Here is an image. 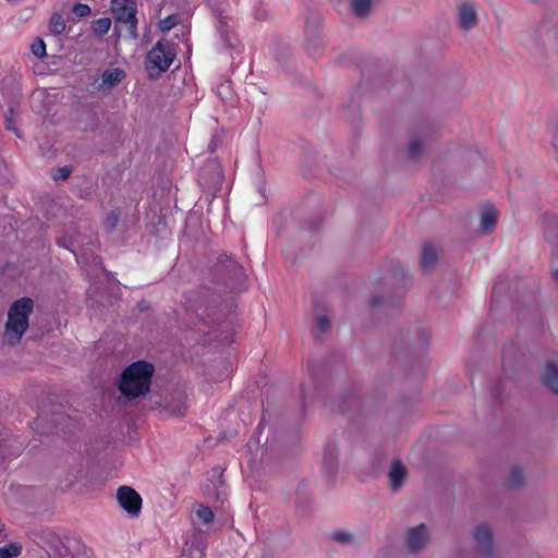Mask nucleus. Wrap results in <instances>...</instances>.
I'll use <instances>...</instances> for the list:
<instances>
[{
  "mask_svg": "<svg viewBox=\"0 0 558 558\" xmlns=\"http://www.w3.org/2000/svg\"><path fill=\"white\" fill-rule=\"evenodd\" d=\"M542 381L553 392L558 393V367L555 363H547L542 373Z\"/></svg>",
  "mask_w": 558,
  "mask_h": 558,
  "instance_id": "9b49d317",
  "label": "nucleus"
},
{
  "mask_svg": "<svg viewBox=\"0 0 558 558\" xmlns=\"http://www.w3.org/2000/svg\"><path fill=\"white\" fill-rule=\"evenodd\" d=\"M177 56L175 45L168 40H159L147 54L151 65L160 72L167 71Z\"/></svg>",
  "mask_w": 558,
  "mask_h": 558,
  "instance_id": "7ed1b4c3",
  "label": "nucleus"
},
{
  "mask_svg": "<svg viewBox=\"0 0 558 558\" xmlns=\"http://www.w3.org/2000/svg\"><path fill=\"white\" fill-rule=\"evenodd\" d=\"M553 277H554L555 280L558 281V268L554 270Z\"/></svg>",
  "mask_w": 558,
  "mask_h": 558,
  "instance_id": "473e14b6",
  "label": "nucleus"
},
{
  "mask_svg": "<svg viewBox=\"0 0 558 558\" xmlns=\"http://www.w3.org/2000/svg\"><path fill=\"white\" fill-rule=\"evenodd\" d=\"M34 302L31 298L16 300L9 308L5 324L4 340L9 344H16L28 328V318L33 312Z\"/></svg>",
  "mask_w": 558,
  "mask_h": 558,
  "instance_id": "f03ea898",
  "label": "nucleus"
},
{
  "mask_svg": "<svg viewBox=\"0 0 558 558\" xmlns=\"http://www.w3.org/2000/svg\"><path fill=\"white\" fill-rule=\"evenodd\" d=\"M196 517L198 520H201L204 524H209L214 521L215 514L213 510L204 505H199L196 510Z\"/></svg>",
  "mask_w": 558,
  "mask_h": 558,
  "instance_id": "6ab92c4d",
  "label": "nucleus"
},
{
  "mask_svg": "<svg viewBox=\"0 0 558 558\" xmlns=\"http://www.w3.org/2000/svg\"><path fill=\"white\" fill-rule=\"evenodd\" d=\"M498 220V213L497 210L492 206L487 205L482 210L481 216V230L484 234H487L492 232Z\"/></svg>",
  "mask_w": 558,
  "mask_h": 558,
  "instance_id": "9d476101",
  "label": "nucleus"
},
{
  "mask_svg": "<svg viewBox=\"0 0 558 558\" xmlns=\"http://www.w3.org/2000/svg\"><path fill=\"white\" fill-rule=\"evenodd\" d=\"M405 475H407V470H405L404 465L398 460L393 461V463L391 465V470L389 472V480H390L391 486L393 488L400 487L405 478Z\"/></svg>",
  "mask_w": 558,
  "mask_h": 558,
  "instance_id": "ddd939ff",
  "label": "nucleus"
},
{
  "mask_svg": "<svg viewBox=\"0 0 558 558\" xmlns=\"http://www.w3.org/2000/svg\"><path fill=\"white\" fill-rule=\"evenodd\" d=\"M474 538L484 554L492 555L494 549L493 535L488 526L478 525L474 531Z\"/></svg>",
  "mask_w": 558,
  "mask_h": 558,
  "instance_id": "6e6552de",
  "label": "nucleus"
},
{
  "mask_svg": "<svg viewBox=\"0 0 558 558\" xmlns=\"http://www.w3.org/2000/svg\"><path fill=\"white\" fill-rule=\"evenodd\" d=\"M120 219V213L118 210H112L106 219V226L109 230H112L116 228Z\"/></svg>",
  "mask_w": 558,
  "mask_h": 558,
  "instance_id": "b1692460",
  "label": "nucleus"
},
{
  "mask_svg": "<svg viewBox=\"0 0 558 558\" xmlns=\"http://www.w3.org/2000/svg\"><path fill=\"white\" fill-rule=\"evenodd\" d=\"M136 1L135 0H111V12L114 20L129 26L132 34L136 31Z\"/></svg>",
  "mask_w": 558,
  "mask_h": 558,
  "instance_id": "20e7f679",
  "label": "nucleus"
},
{
  "mask_svg": "<svg viewBox=\"0 0 558 558\" xmlns=\"http://www.w3.org/2000/svg\"><path fill=\"white\" fill-rule=\"evenodd\" d=\"M372 8V0H353L352 10L357 16H365Z\"/></svg>",
  "mask_w": 558,
  "mask_h": 558,
  "instance_id": "a211bd4d",
  "label": "nucleus"
},
{
  "mask_svg": "<svg viewBox=\"0 0 558 558\" xmlns=\"http://www.w3.org/2000/svg\"><path fill=\"white\" fill-rule=\"evenodd\" d=\"M209 2L211 3V2H213V0H209Z\"/></svg>",
  "mask_w": 558,
  "mask_h": 558,
  "instance_id": "72a5a7b5",
  "label": "nucleus"
},
{
  "mask_svg": "<svg viewBox=\"0 0 558 558\" xmlns=\"http://www.w3.org/2000/svg\"><path fill=\"white\" fill-rule=\"evenodd\" d=\"M126 74L124 70L120 68H111L104 71L100 77V83L98 85L99 90L109 89L119 83H121L125 78Z\"/></svg>",
  "mask_w": 558,
  "mask_h": 558,
  "instance_id": "0eeeda50",
  "label": "nucleus"
},
{
  "mask_svg": "<svg viewBox=\"0 0 558 558\" xmlns=\"http://www.w3.org/2000/svg\"><path fill=\"white\" fill-rule=\"evenodd\" d=\"M381 301H383V300H381V298H380V296L375 295V296H373V298H372V300H371V306H372V307H376V306H378V305L381 303Z\"/></svg>",
  "mask_w": 558,
  "mask_h": 558,
  "instance_id": "c756f323",
  "label": "nucleus"
},
{
  "mask_svg": "<svg viewBox=\"0 0 558 558\" xmlns=\"http://www.w3.org/2000/svg\"><path fill=\"white\" fill-rule=\"evenodd\" d=\"M154 366L146 361H137L129 365L122 373L119 390L130 399L144 396L149 391Z\"/></svg>",
  "mask_w": 558,
  "mask_h": 558,
  "instance_id": "f257e3e1",
  "label": "nucleus"
},
{
  "mask_svg": "<svg viewBox=\"0 0 558 558\" xmlns=\"http://www.w3.org/2000/svg\"><path fill=\"white\" fill-rule=\"evenodd\" d=\"M199 308L195 310L196 316L199 318V320L204 319V315L202 313H198Z\"/></svg>",
  "mask_w": 558,
  "mask_h": 558,
  "instance_id": "2f4dec72",
  "label": "nucleus"
},
{
  "mask_svg": "<svg viewBox=\"0 0 558 558\" xmlns=\"http://www.w3.org/2000/svg\"><path fill=\"white\" fill-rule=\"evenodd\" d=\"M315 324L320 331H326L330 327V320L326 315H318L315 319Z\"/></svg>",
  "mask_w": 558,
  "mask_h": 558,
  "instance_id": "a878e982",
  "label": "nucleus"
},
{
  "mask_svg": "<svg viewBox=\"0 0 558 558\" xmlns=\"http://www.w3.org/2000/svg\"><path fill=\"white\" fill-rule=\"evenodd\" d=\"M14 118H15V109H14L13 105H10L4 114L5 128H7V130L13 132L17 137L21 138L22 135L15 125Z\"/></svg>",
  "mask_w": 558,
  "mask_h": 558,
  "instance_id": "f3484780",
  "label": "nucleus"
},
{
  "mask_svg": "<svg viewBox=\"0 0 558 558\" xmlns=\"http://www.w3.org/2000/svg\"><path fill=\"white\" fill-rule=\"evenodd\" d=\"M459 21L463 29H470L476 25V10L473 3L464 2L459 7Z\"/></svg>",
  "mask_w": 558,
  "mask_h": 558,
  "instance_id": "1a4fd4ad",
  "label": "nucleus"
},
{
  "mask_svg": "<svg viewBox=\"0 0 558 558\" xmlns=\"http://www.w3.org/2000/svg\"><path fill=\"white\" fill-rule=\"evenodd\" d=\"M111 27V20L108 17H100L93 22L92 29L93 33L98 36H105Z\"/></svg>",
  "mask_w": 558,
  "mask_h": 558,
  "instance_id": "2eb2a0df",
  "label": "nucleus"
},
{
  "mask_svg": "<svg viewBox=\"0 0 558 558\" xmlns=\"http://www.w3.org/2000/svg\"><path fill=\"white\" fill-rule=\"evenodd\" d=\"M335 456L332 451H326L324 456V463L329 464L330 469H333Z\"/></svg>",
  "mask_w": 558,
  "mask_h": 558,
  "instance_id": "c85d7f7f",
  "label": "nucleus"
},
{
  "mask_svg": "<svg viewBox=\"0 0 558 558\" xmlns=\"http://www.w3.org/2000/svg\"><path fill=\"white\" fill-rule=\"evenodd\" d=\"M22 553V545L19 543H9L0 547V558H16Z\"/></svg>",
  "mask_w": 558,
  "mask_h": 558,
  "instance_id": "dca6fc26",
  "label": "nucleus"
},
{
  "mask_svg": "<svg viewBox=\"0 0 558 558\" xmlns=\"http://www.w3.org/2000/svg\"><path fill=\"white\" fill-rule=\"evenodd\" d=\"M423 150V145L418 138L412 140L409 145V156L411 158H416Z\"/></svg>",
  "mask_w": 558,
  "mask_h": 558,
  "instance_id": "4be33fe9",
  "label": "nucleus"
},
{
  "mask_svg": "<svg viewBox=\"0 0 558 558\" xmlns=\"http://www.w3.org/2000/svg\"><path fill=\"white\" fill-rule=\"evenodd\" d=\"M524 482V473L523 470L519 466H513L510 470L509 475V484L511 486H520Z\"/></svg>",
  "mask_w": 558,
  "mask_h": 558,
  "instance_id": "aec40b11",
  "label": "nucleus"
},
{
  "mask_svg": "<svg viewBox=\"0 0 558 558\" xmlns=\"http://www.w3.org/2000/svg\"><path fill=\"white\" fill-rule=\"evenodd\" d=\"M438 260L437 250L433 244H425L421 255V268L428 271L434 268Z\"/></svg>",
  "mask_w": 558,
  "mask_h": 558,
  "instance_id": "f8f14e48",
  "label": "nucleus"
},
{
  "mask_svg": "<svg viewBox=\"0 0 558 558\" xmlns=\"http://www.w3.org/2000/svg\"><path fill=\"white\" fill-rule=\"evenodd\" d=\"M344 403H345V401H343V402L339 403V405H338L339 411H340L341 413H344V412H345Z\"/></svg>",
  "mask_w": 558,
  "mask_h": 558,
  "instance_id": "7c9ffc66",
  "label": "nucleus"
},
{
  "mask_svg": "<svg viewBox=\"0 0 558 558\" xmlns=\"http://www.w3.org/2000/svg\"><path fill=\"white\" fill-rule=\"evenodd\" d=\"M66 27L65 20L62 14L53 13L49 21V29L53 35H61Z\"/></svg>",
  "mask_w": 558,
  "mask_h": 558,
  "instance_id": "4468645a",
  "label": "nucleus"
},
{
  "mask_svg": "<svg viewBox=\"0 0 558 558\" xmlns=\"http://www.w3.org/2000/svg\"><path fill=\"white\" fill-rule=\"evenodd\" d=\"M72 12L78 17H85L90 14V8L85 3H75Z\"/></svg>",
  "mask_w": 558,
  "mask_h": 558,
  "instance_id": "5701e85b",
  "label": "nucleus"
},
{
  "mask_svg": "<svg viewBox=\"0 0 558 558\" xmlns=\"http://www.w3.org/2000/svg\"><path fill=\"white\" fill-rule=\"evenodd\" d=\"M31 49L32 52L38 58H43L46 56V44L41 38H36L33 41Z\"/></svg>",
  "mask_w": 558,
  "mask_h": 558,
  "instance_id": "412c9836",
  "label": "nucleus"
},
{
  "mask_svg": "<svg viewBox=\"0 0 558 558\" xmlns=\"http://www.w3.org/2000/svg\"><path fill=\"white\" fill-rule=\"evenodd\" d=\"M71 174V168L65 166V167H59L56 169V171L53 172L52 174V178L54 180H65L70 177Z\"/></svg>",
  "mask_w": 558,
  "mask_h": 558,
  "instance_id": "393cba45",
  "label": "nucleus"
},
{
  "mask_svg": "<svg viewBox=\"0 0 558 558\" xmlns=\"http://www.w3.org/2000/svg\"><path fill=\"white\" fill-rule=\"evenodd\" d=\"M177 23L175 16H168L167 19L160 22V27L162 31H170Z\"/></svg>",
  "mask_w": 558,
  "mask_h": 558,
  "instance_id": "cd10ccee",
  "label": "nucleus"
},
{
  "mask_svg": "<svg viewBox=\"0 0 558 558\" xmlns=\"http://www.w3.org/2000/svg\"><path fill=\"white\" fill-rule=\"evenodd\" d=\"M427 529L424 523L418 524L408 531L405 535L407 548L411 551L420 550L427 543Z\"/></svg>",
  "mask_w": 558,
  "mask_h": 558,
  "instance_id": "423d86ee",
  "label": "nucleus"
},
{
  "mask_svg": "<svg viewBox=\"0 0 558 558\" xmlns=\"http://www.w3.org/2000/svg\"><path fill=\"white\" fill-rule=\"evenodd\" d=\"M117 499L120 507L130 515L137 517L142 509L141 495L130 486H121L117 493Z\"/></svg>",
  "mask_w": 558,
  "mask_h": 558,
  "instance_id": "39448f33",
  "label": "nucleus"
},
{
  "mask_svg": "<svg viewBox=\"0 0 558 558\" xmlns=\"http://www.w3.org/2000/svg\"><path fill=\"white\" fill-rule=\"evenodd\" d=\"M353 536L344 531H336L332 534V539L342 544L350 542Z\"/></svg>",
  "mask_w": 558,
  "mask_h": 558,
  "instance_id": "bb28decb",
  "label": "nucleus"
}]
</instances>
